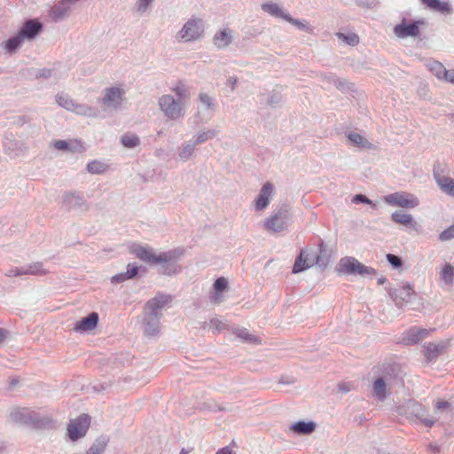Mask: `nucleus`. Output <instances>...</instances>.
<instances>
[{
	"label": "nucleus",
	"mask_w": 454,
	"mask_h": 454,
	"mask_svg": "<svg viewBox=\"0 0 454 454\" xmlns=\"http://www.w3.org/2000/svg\"><path fill=\"white\" fill-rule=\"evenodd\" d=\"M404 290H405V292L407 293V294H410L411 289H410L409 287H407V288H406V289H404Z\"/></svg>",
	"instance_id": "obj_51"
},
{
	"label": "nucleus",
	"mask_w": 454,
	"mask_h": 454,
	"mask_svg": "<svg viewBox=\"0 0 454 454\" xmlns=\"http://www.w3.org/2000/svg\"><path fill=\"white\" fill-rule=\"evenodd\" d=\"M428 333L429 332L427 329H411L408 332L404 341H406L407 344H414L426 338Z\"/></svg>",
	"instance_id": "obj_22"
},
{
	"label": "nucleus",
	"mask_w": 454,
	"mask_h": 454,
	"mask_svg": "<svg viewBox=\"0 0 454 454\" xmlns=\"http://www.w3.org/2000/svg\"><path fill=\"white\" fill-rule=\"evenodd\" d=\"M87 169L89 172L92 174H100L103 173L106 169V166L104 163L94 160L87 165Z\"/></svg>",
	"instance_id": "obj_33"
},
{
	"label": "nucleus",
	"mask_w": 454,
	"mask_h": 454,
	"mask_svg": "<svg viewBox=\"0 0 454 454\" xmlns=\"http://www.w3.org/2000/svg\"><path fill=\"white\" fill-rule=\"evenodd\" d=\"M22 42V37L20 36V35L19 34L18 36H15V37H12V38H10L6 43H5V49L12 52L13 51H15L21 43Z\"/></svg>",
	"instance_id": "obj_35"
},
{
	"label": "nucleus",
	"mask_w": 454,
	"mask_h": 454,
	"mask_svg": "<svg viewBox=\"0 0 454 454\" xmlns=\"http://www.w3.org/2000/svg\"><path fill=\"white\" fill-rule=\"evenodd\" d=\"M419 22H414L411 24H405L404 22L396 25L394 28V32L396 36L400 38H404L408 36H416L419 33Z\"/></svg>",
	"instance_id": "obj_13"
},
{
	"label": "nucleus",
	"mask_w": 454,
	"mask_h": 454,
	"mask_svg": "<svg viewBox=\"0 0 454 454\" xmlns=\"http://www.w3.org/2000/svg\"><path fill=\"white\" fill-rule=\"evenodd\" d=\"M447 344L443 343H428L424 349V356L427 361L435 359L445 348Z\"/></svg>",
	"instance_id": "obj_18"
},
{
	"label": "nucleus",
	"mask_w": 454,
	"mask_h": 454,
	"mask_svg": "<svg viewBox=\"0 0 454 454\" xmlns=\"http://www.w3.org/2000/svg\"><path fill=\"white\" fill-rule=\"evenodd\" d=\"M188 450H185L184 449H183L180 452V454H188Z\"/></svg>",
	"instance_id": "obj_50"
},
{
	"label": "nucleus",
	"mask_w": 454,
	"mask_h": 454,
	"mask_svg": "<svg viewBox=\"0 0 454 454\" xmlns=\"http://www.w3.org/2000/svg\"><path fill=\"white\" fill-rule=\"evenodd\" d=\"M8 335V332L4 329L0 328V344L4 341Z\"/></svg>",
	"instance_id": "obj_47"
},
{
	"label": "nucleus",
	"mask_w": 454,
	"mask_h": 454,
	"mask_svg": "<svg viewBox=\"0 0 454 454\" xmlns=\"http://www.w3.org/2000/svg\"><path fill=\"white\" fill-rule=\"evenodd\" d=\"M129 252L137 259L151 265L167 262L168 258L167 254H157L153 249L139 244H132L129 247Z\"/></svg>",
	"instance_id": "obj_2"
},
{
	"label": "nucleus",
	"mask_w": 454,
	"mask_h": 454,
	"mask_svg": "<svg viewBox=\"0 0 454 454\" xmlns=\"http://www.w3.org/2000/svg\"><path fill=\"white\" fill-rule=\"evenodd\" d=\"M152 0H138L137 1V11L144 12L148 7Z\"/></svg>",
	"instance_id": "obj_41"
},
{
	"label": "nucleus",
	"mask_w": 454,
	"mask_h": 454,
	"mask_svg": "<svg viewBox=\"0 0 454 454\" xmlns=\"http://www.w3.org/2000/svg\"><path fill=\"white\" fill-rule=\"evenodd\" d=\"M237 335L244 340L245 341H247V342H251V343H259L261 342L260 339L255 336V335H253L251 333H249L247 329H240L238 331L237 333Z\"/></svg>",
	"instance_id": "obj_34"
},
{
	"label": "nucleus",
	"mask_w": 454,
	"mask_h": 454,
	"mask_svg": "<svg viewBox=\"0 0 454 454\" xmlns=\"http://www.w3.org/2000/svg\"><path fill=\"white\" fill-rule=\"evenodd\" d=\"M262 9L270 13L271 15L278 16V17H283L287 21L301 27V24L298 20H294L290 16L288 15H283L281 9L278 7L276 4H265L262 5Z\"/></svg>",
	"instance_id": "obj_20"
},
{
	"label": "nucleus",
	"mask_w": 454,
	"mask_h": 454,
	"mask_svg": "<svg viewBox=\"0 0 454 454\" xmlns=\"http://www.w3.org/2000/svg\"><path fill=\"white\" fill-rule=\"evenodd\" d=\"M54 146L58 150L71 151V152H83L84 147L78 140H57L54 142Z\"/></svg>",
	"instance_id": "obj_15"
},
{
	"label": "nucleus",
	"mask_w": 454,
	"mask_h": 454,
	"mask_svg": "<svg viewBox=\"0 0 454 454\" xmlns=\"http://www.w3.org/2000/svg\"><path fill=\"white\" fill-rule=\"evenodd\" d=\"M354 201H361V202H364V203H368L370 204L371 203V200L366 198L364 195H362V194H359V195H356L354 199Z\"/></svg>",
	"instance_id": "obj_45"
},
{
	"label": "nucleus",
	"mask_w": 454,
	"mask_h": 454,
	"mask_svg": "<svg viewBox=\"0 0 454 454\" xmlns=\"http://www.w3.org/2000/svg\"><path fill=\"white\" fill-rule=\"evenodd\" d=\"M168 298L167 295L158 294L145 306V332L147 335H153L158 332L159 320L158 317L161 314V310L167 306Z\"/></svg>",
	"instance_id": "obj_1"
},
{
	"label": "nucleus",
	"mask_w": 454,
	"mask_h": 454,
	"mask_svg": "<svg viewBox=\"0 0 454 454\" xmlns=\"http://www.w3.org/2000/svg\"><path fill=\"white\" fill-rule=\"evenodd\" d=\"M210 325L214 330L218 331V332L227 328L226 324L218 318L211 319Z\"/></svg>",
	"instance_id": "obj_38"
},
{
	"label": "nucleus",
	"mask_w": 454,
	"mask_h": 454,
	"mask_svg": "<svg viewBox=\"0 0 454 454\" xmlns=\"http://www.w3.org/2000/svg\"><path fill=\"white\" fill-rule=\"evenodd\" d=\"M205 139H206V137H204L201 135V136H200V137H199L198 141H199V142H202V141H204Z\"/></svg>",
	"instance_id": "obj_49"
},
{
	"label": "nucleus",
	"mask_w": 454,
	"mask_h": 454,
	"mask_svg": "<svg viewBox=\"0 0 454 454\" xmlns=\"http://www.w3.org/2000/svg\"><path fill=\"white\" fill-rule=\"evenodd\" d=\"M391 219L399 224L402 225H411L412 223V216L410 214L403 213L402 211H396L392 214Z\"/></svg>",
	"instance_id": "obj_26"
},
{
	"label": "nucleus",
	"mask_w": 454,
	"mask_h": 454,
	"mask_svg": "<svg viewBox=\"0 0 454 454\" xmlns=\"http://www.w3.org/2000/svg\"><path fill=\"white\" fill-rule=\"evenodd\" d=\"M428 68L434 74H435L441 80H443L447 74L446 68L442 63L438 61H433L429 63Z\"/></svg>",
	"instance_id": "obj_28"
},
{
	"label": "nucleus",
	"mask_w": 454,
	"mask_h": 454,
	"mask_svg": "<svg viewBox=\"0 0 454 454\" xmlns=\"http://www.w3.org/2000/svg\"><path fill=\"white\" fill-rule=\"evenodd\" d=\"M449 407V403L446 401H439L435 404V408L438 410L446 409Z\"/></svg>",
	"instance_id": "obj_46"
},
{
	"label": "nucleus",
	"mask_w": 454,
	"mask_h": 454,
	"mask_svg": "<svg viewBox=\"0 0 454 454\" xmlns=\"http://www.w3.org/2000/svg\"><path fill=\"white\" fill-rule=\"evenodd\" d=\"M56 101L61 107L68 111L74 112L77 114L89 115L92 112V109L90 107L75 104L74 100L70 98L67 95H58Z\"/></svg>",
	"instance_id": "obj_9"
},
{
	"label": "nucleus",
	"mask_w": 454,
	"mask_h": 454,
	"mask_svg": "<svg viewBox=\"0 0 454 454\" xmlns=\"http://www.w3.org/2000/svg\"><path fill=\"white\" fill-rule=\"evenodd\" d=\"M292 430L298 434H309L315 430L313 422L299 421L292 426Z\"/></svg>",
	"instance_id": "obj_25"
},
{
	"label": "nucleus",
	"mask_w": 454,
	"mask_h": 454,
	"mask_svg": "<svg viewBox=\"0 0 454 454\" xmlns=\"http://www.w3.org/2000/svg\"><path fill=\"white\" fill-rule=\"evenodd\" d=\"M373 393L379 399H383L386 395V384L384 380L380 378L373 383Z\"/></svg>",
	"instance_id": "obj_30"
},
{
	"label": "nucleus",
	"mask_w": 454,
	"mask_h": 454,
	"mask_svg": "<svg viewBox=\"0 0 454 454\" xmlns=\"http://www.w3.org/2000/svg\"><path fill=\"white\" fill-rule=\"evenodd\" d=\"M385 202L391 206L412 208L419 205V200L413 194L400 192L384 197Z\"/></svg>",
	"instance_id": "obj_6"
},
{
	"label": "nucleus",
	"mask_w": 454,
	"mask_h": 454,
	"mask_svg": "<svg viewBox=\"0 0 454 454\" xmlns=\"http://www.w3.org/2000/svg\"><path fill=\"white\" fill-rule=\"evenodd\" d=\"M387 259L389 262V263L392 264L394 267L397 268L402 265L401 259L395 254H387Z\"/></svg>",
	"instance_id": "obj_40"
},
{
	"label": "nucleus",
	"mask_w": 454,
	"mask_h": 454,
	"mask_svg": "<svg viewBox=\"0 0 454 454\" xmlns=\"http://www.w3.org/2000/svg\"><path fill=\"white\" fill-rule=\"evenodd\" d=\"M443 80L454 84V70H447V74Z\"/></svg>",
	"instance_id": "obj_44"
},
{
	"label": "nucleus",
	"mask_w": 454,
	"mask_h": 454,
	"mask_svg": "<svg viewBox=\"0 0 454 454\" xmlns=\"http://www.w3.org/2000/svg\"><path fill=\"white\" fill-rule=\"evenodd\" d=\"M98 315L96 312H91L88 317L82 318L74 326V331L77 333L91 331L98 325Z\"/></svg>",
	"instance_id": "obj_12"
},
{
	"label": "nucleus",
	"mask_w": 454,
	"mask_h": 454,
	"mask_svg": "<svg viewBox=\"0 0 454 454\" xmlns=\"http://www.w3.org/2000/svg\"><path fill=\"white\" fill-rule=\"evenodd\" d=\"M228 286V281L225 278H218L214 283V288L215 294L212 296V301L215 303H220L222 301L221 293L225 290Z\"/></svg>",
	"instance_id": "obj_23"
},
{
	"label": "nucleus",
	"mask_w": 454,
	"mask_h": 454,
	"mask_svg": "<svg viewBox=\"0 0 454 454\" xmlns=\"http://www.w3.org/2000/svg\"><path fill=\"white\" fill-rule=\"evenodd\" d=\"M42 29V25L35 20L27 21L21 28L20 35V36L27 38H33Z\"/></svg>",
	"instance_id": "obj_16"
},
{
	"label": "nucleus",
	"mask_w": 454,
	"mask_h": 454,
	"mask_svg": "<svg viewBox=\"0 0 454 454\" xmlns=\"http://www.w3.org/2000/svg\"><path fill=\"white\" fill-rule=\"evenodd\" d=\"M203 34V25L201 20L192 19L188 20L182 30L180 36L185 41H193Z\"/></svg>",
	"instance_id": "obj_7"
},
{
	"label": "nucleus",
	"mask_w": 454,
	"mask_h": 454,
	"mask_svg": "<svg viewBox=\"0 0 454 454\" xmlns=\"http://www.w3.org/2000/svg\"><path fill=\"white\" fill-rule=\"evenodd\" d=\"M337 35L340 39L350 45H356L359 43V37L356 34H349L346 35L342 33H338Z\"/></svg>",
	"instance_id": "obj_36"
},
{
	"label": "nucleus",
	"mask_w": 454,
	"mask_h": 454,
	"mask_svg": "<svg viewBox=\"0 0 454 454\" xmlns=\"http://www.w3.org/2000/svg\"><path fill=\"white\" fill-rule=\"evenodd\" d=\"M200 100L207 107H209L211 106V98L207 94H204V93L200 94Z\"/></svg>",
	"instance_id": "obj_43"
},
{
	"label": "nucleus",
	"mask_w": 454,
	"mask_h": 454,
	"mask_svg": "<svg viewBox=\"0 0 454 454\" xmlns=\"http://www.w3.org/2000/svg\"><path fill=\"white\" fill-rule=\"evenodd\" d=\"M338 271L343 274L375 275L376 270L364 265L354 257H344L338 264Z\"/></svg>",
	"instance_id": "obj_3"
},
{
	"label": "nucleus",
	"mask_w": 454,
	"mask_h": 454,
	"mask_svg": "<svg viewBox=\"0 0 454 454\" xmlns=\"http://www.w3.org/2000/svg\"><path fill=\"white\" fill-rule=\"evenodd\" d=\"M121 143L125 147L133 148L139 145V138L134 134H125L121 137Z\"/></svg>",
	"instance_id": "obj_32"
},
{
	"label": "nucleus",
	"mask_w": 454,
	"mask_h": 454,
	"mask_svg": "<svg viewBox=\"0 0 454 454\" xmlns=\"http://www.w3.org/2000/svg\"><path fill=\"white\" fill-rule=\"evenodd\" d=\"M231 42V34L228 29L216 33L214 36V43L217 48H224Z\"/></svg>",
	"instance_id": "obj_21"
},
{
	"label": "nucleus",
	"mask_w": 454,
	"mask_h": 454,
	"mask_svg": "<svg viewBox=\"0 0 454 454\" xmlns=\"http://www.w3.org/2000/svg\"><path fill=\"white\" fill-rule=\"evenodd\" d=\"M318 256L316 253L304 249L301 252L293 267V273L301 272L317 262Z\"/></svg>",
	"instance_id": "obj_8"
},
{
	"label": "nucleus",
	"mask_w": 454,
	"mask_h": 454,
	"mask_svg": "<svg viewBox=\"0 0 454 454\" xmlns=\"http://www.w3.org/2000/svg\"><path fill=\"white\" fill-rule=\"evenodd\" d=\"M160 106L162 111L166 114L170 110V98L168 96H164L160 99Z\"/></svg>",
	"instance_id": "obj_39"
},
{
	"label": "nucleus",
	"mask_w": 454,
	"mask_h": 454,
	"mask_svg": "<svg viewBox=\"0 0 454 454\" xmlns=\"http://www.w3.org/2000/svg\"><path fill=\"white\" fill-rule=\"evenodd\" d=\"M348 138L354 144L363 148H371L372 144L368 142L363 136L357 133H351L348 135Z\"/></svg>",
	"instance_id": "obj_31"
},
{
	"label": "nucleus",
	"mask_w": 454,
	"mask_h": 454,
	"mask_svg": "<svg viewBox=\"0 0 454 454\" xmlns=\"http://www.w3.org/2000/svg\"><path fill=\"white\" fill-rule=\"evenodd\" d=\"M273 193V185L270 183H266L260 192L257 200H255V208L257 210L264 209L270 203Z\"/></svg>",
	"instance_id": "obj_14"
},
{
	"label": "nucleus",
	"mask_w": 454,
	"mask_h": 454,
	"mask_svg": "<svg viewBox=\"0 0 454 454\" xmlns=\"http://www.w3.org/2000/svg\"><path fill=\"white\" fill-rule=\"evenodd\" d=\"M441 278L445 284H451L454 279V267L446 263L442 269Z\"/></svg>",
	"instance_id": "obj_29"
},
{
	"label": "nucleus",
	"mask_w": 454,
	"mask_h": 454,
	"mask_svg": "<svg viewBox=\"0 0 454 454\" xmlns=\"http://www.w3.org/2000/svg\"><path fill=\"white\" fill-rule=\"evenodd\" d=\"M427 8L442 13H449L450 6L449 3L441 0H420Z\"/></svg>",
	"instance_id": "obj_19"
},
{
	"label": "nucleus",
	"mask_w": 454,
	"mask_h": 454,
	"mask_svg": "<svg viewBox=\"0 0 454 454\" xmlns=\"http://www.w3.org/2000/svg\"><path fill=\"white\" fill-rule=\"evenodd\" d=\"M236 446V443L234 441L231 442V446H226L222 449H220L216 454H232V448Z\"/></svg>",
	"instance_id": "obj_42"
},
{
	"label": "nucleus",
	"mask_w": 454,
	"mask_h": 454,
	"mask_svg": "<svg viewBox=\"0 0 454 454\" xmlns=\"http://www.w3.org/2000/svg\"><path fill=\"white\" fill-rule=\"evenodd\" d=\"M439 239L442 241H447L451 239H454V224L450 225L447 229H445L439 236Z\"/></svg>",
	"instance_id": "obj_37"
},
{
	"label": "nucleus",
	"mask_w": 454,
	"mask_h": 454,
	"mask_svg": "<svg viewBox=\"0 0 454 454\" xmlns=\"http://www.w3.org/2000/svg\"><path fill=\"white\" fill-rule=\"evenodd\" d=\"M340 389L342 392H347L349 390V387H348L346 384H341V385H340Z\"/></svg>",
	"instance_id": "obj_48"
},
{
	"label": "nucleus",
	"mask_w": 454,
	"mask_h": 454,
	"mask_svg": "<svg viewBox=\"0 0 454 454\" xmlns=\"http://www.w3.org/2000/svg\"><path fill=\"white\" fill-rule=\"evenodd\" d=\"M138 272V267L135 264H128L127 266V271L124 273L117 274L112 278L113 282H122L127 279H130L134 278Z\"/></svg>",
	"instance_id": "obj_24"
},
{
	"label": "nucleus",
	"mask_w": 454,
	"mask_h": 454,
	"mask_svg": "<svg viewBox=\"0 0 454 454\" xmlns=\"http://www.w3.org/2000/svg\"><path fill=\"white\" fill-rule=\"evenodd\" d=\"M287 216L282 212H278L273 216L268 218L264 223L265 229L272 232H280L286 228Z\"/></svg>",
	"instance_id": "obj_11"
},
{
	"label": "nucleus",
	"mask_w": 454,
	"mask_h": 454,
	"mask_svg": "<svg viewBox=\"0 0 454 454\" xmlns=\"http://www.w3.org/2000/svg\"><path fill=\"white\" fill-rule=\"evenodd\" d=\"M124 90L119 87H111L106 90L102 103L107 107H118L122 102Z\"/></svg>",
	"instance_id": "obj_10"
},
{
	"label": "nucleus",
	"mask_w": 454,
	"mask_h": 454,
	"mask_svg": "<svg viewBox=\"0 0 454 454\" xmlns=\"http://www.w3.org/2000/svg\"><path fill=\"white\" fill-rule=\"evenodd\" d=\"M189 96L187 87L182 82H178L172 90V119L182 115L184 107L189 101Z\"/></svg>",
	"instance_id": "obj_4"
},
{
	"label": "nucleus",
	"mask_w": 454,
	"mask_h": 454,
	"mask_svg": "<svg viewBox=\"0 0 454 454\" xmlns=\"http://www.w3.org/2000/svg\"><path fill=\"white\" fill-rule=\"evenodd\" d=\"M437 183L443 192L454 196V179L443 176L438 178Z\"/></svg>",
	"instance_id": "obj_27"
},
{
	"label": "nucleus",
	"mask_w": 454,
	"mask_h": 454,
	"mask_svg": "<svg viewBox=\"0 0 454 454\" xmlns=\"http://www.w3.org/2000/svg\"><path fill=\"white\" fill-rule=\"evenodd\" d=\"M45 273H46V270H43L41 263H34V264L29 265L26 270H19L18 268L12 269L9 270V273L7 275L12 277V276H20V275H23V274L43 275Z\"/></svg>",
	"instance_id": "obj_17"
},
{
	"label": "nucleus",
	"mask_w": 454,
	"mask_h": 454,
	"mask_svg": "<svg viewBox=\"0 0 454 454\" xmlns=\"http://www.w3.org/2000/svg\"><path fill=\"white\" fill-rule=\"evenodd\" d=\"M90 425V417L82 414L70 421L67 427L68 436L72 441H76L85 435Z\"/></svg>",
	"instance_id": "obj_5"
}]
</instances>
